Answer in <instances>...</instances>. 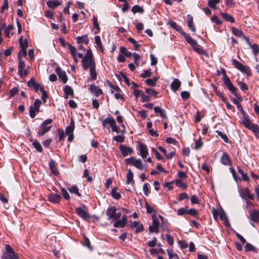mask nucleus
<instances>
[{"label":"nucleus","instance_id":"nucleus-53","mask_svg":"<svg viewBox=\"0 0 259 259\" xmlns=\"http://www.w3.org/2000/svg\"><path fill=\"white\" fill-rule=\"evenodd\" d=\"M32 144H33V146H34V147L36 149V150L37 151H38L39 152H42V147H41L40 144L38 141H34L33 142Z\"/></svg>","mask_w":259,"mask_h":259},{"label":"nucleus","instance_id":"nucleus-8","mask_svg":"<svg viewBox=\"0 0 259 259\" xmlns=\"http://www.w3.org/2000/svg\"><path fill=\"white\" fill-rule=\"evenodd\" d=\"M223 71L224 72V75L223 76V80L224 83L226 85H227L229 90L235 96L237 97L236 95L237 90L236 88L233 85V83L230 80L229 77L227 75L225 70H223Z\"/></svg>","mask_w":259,"mask_h":259},{"label":"nucleus","instance_id":"nucleus-27","mask_svg":"<svg viewBox=\"0 0 259 259\" xmlns=\"http://www.w3.org/2000/svg\"><path fill=\"white\" fill-rule=\"evenodd\" d=\"M168 24L170 26V27H171L172 28L175 29L176 30H177V31L180 32L181 33V34H182L183 32H184V31L182 30L181 26L178 25L175 22H174L172 20H169Z\"/></svg>","mask_w":259,"mask_h":259},{"label":"nucleus","instance_id":"nucleus-24","mask_svg":"<svg viewBox=\"0 0 259 259\" xmlns=\"http://www.w3.org/2000/svg\"><path fill=\"white\" fill-rule=\"evenodd\" d=\"M115 121L111 116H108L106 118L102 121V125L104 127H106L107 124H109L110 126L115 123Z\"/></svg>","mask_w":259,"mask_h":259},{"label":"nucleus","instance_id":"nucleus-34","mask_svg":"<svg viewBox=\"0 0 259 259\" xmlns=\"http://www.w3.org/2000/svg\"><path fill=\"white\" fill-rule=\"evenodd\" d=\"M68 48L71 54L72 57H73L74 61L75 62H77V51L76 48L70 45H68Z\"/></svg>","mask_w":259,"mask_h":259},{"label":"nucleus","instance_id":"nucleus-42","mask_svg":"<svg viewBox=\"0 0 259 259\" xmlns=\"http://www.w3.org/2000/svg\"><path fill=\"white\" fill-rule=\"evenodd\" d=\"M19 45L21 48L26 49L28 47V42L26 39H23L21 36L19 40Z\"/></svg>","mask_w":259,"mask_h":259},{"label":"nucleus","instance_id":"nucleus-32","mask_svg":"<svg viewBox=\"0 0 259 259\" xmlns=\"http://www.w3.org/2000/svg\"><path fill=\"white\" fill-rule=\"evenodd\" d=\"M242 123L247 128L252 123L250 121L249 119L247 117L245 113L244 114H243V116L242 118Z\"/></svg>","mask_w":259,"mask_h":259},{"label":"nucleus","instance_id":"nucleus-19","mask_svg":"<svg viewBox=\"0 0 259 259\" xmlns=\"http://www.w3.org/2000/svg\"><path fill=\"white\" fill-rule=\"evenodd\" d=\"M49 165L52 174L56 176L59 174V172L56 165V163L54 160H51L49 162Z\"/></svg>","mask_w":259,"mask_h":259},{"label":"nucleus","instance_id":"nucleus-2","mask_svg":"<svg viewBox=\"0 0 259 259\" xmlns=\"http://www.w3.org/2000/svg\"><path fill=\"white\" fill-rule=\"evenodd\" d=\"M232 65L239 71L243 73H245L247 76H251V70L249 67L244 66L243 64L240 63L239 61L236 59H233L232 60Z\"/></svg>","mask_w":259,"mask_h":259},{"label":"nucleus","instance_id":"nucleus-44","mask_svg":"<svg viewBox=\"0 0 259 259\" xmlns=\"http://www.w3.org/2000/svg\"><path fill=\"white\" fill-rule=\"evenodd\" d=\"M188 212V207L187 206H185L183 207H181L180 208L178 209L177 213L178 215H183L184 214H187Z\"/></svg>","mask_w":259,"mask_h":259},{"label":"nucleus","instance_id":"nucleus-7","mask_svg":"<svg viewBox=\"0 0 259 259\" xmlns=\"http://www.w3.org/2000/svg\"><path fill=\"white\" fill-rule=\"evenodd\" d=\"M41 104V102L39 99H35L32 106L29 108V115L31 118H34L36 113L39 111V107Z\"/></svg>","mask_w":259,"mask_h":259},{"label":"nucleus","instance_id":"nucleus-4","mask_svg":"<svg viewBox=\"0 0 259 259\" xmlns=\"http://www.w3.org/2000/svg\"><path fill=\"white\" fill-rule=\"evenodd\" d=\"M5 249L6 251L2 256L3 259H19L15 251L9 244H7L5 245Z\"/></svg>","mask_w":259,"mask_h":259},{"label":"nucleus","instance_id":"nucleus-3","mask_svg":"<svg viewBox=\"0 0 259 259\" xmlns=\"http://www.w3.org/2000/svg\"><path fill=\"white\" fill-rule=\"evenodd\" d=\"M53 120L51 118L47 119L44 121L39 127L38 135L43 136L46 133L50 131L52 127L51 124Z\"/></svg>","mask_w":259,"mask_h":259},{"label":"nucleus","instance_id":"nucleus-22","mask_svg":"<svg viewBox=\"0 0 259 259\" xmlns=\"http://www.w3.org/2000/svg\"><path fill=\"white\" fill-rule=\"evenodd\" d=\"M250 219L254 222H258L259 221V211L257 210H253L251 211L249 214Z\"/></svg>","mask_w":259,"mask_h":259},{"label":"nucleus","instance_id":"nucleus-58","mask_svg":"<svg viewBox=\"0 0 259 259\" xmlns=\"http://www.w3.org/2000/svg\"><path fill=\"white\" fill-rule=\"evenodd\" d=\"M145 92L149 95H151L155 96V97H157V93L153 89H146Z\"/></svg>","mask_w":259,"mask_h":259},{"label":"nucleus","instance_id":"nucleus-29","mask_svg":"<svg viewBox=\"0 0 259 259\" xmlns=\"http://www.w3.org/2000/svg\"><path fill=\"white\" fill-rule=\"evenodd\" d=\"M187 17H188V26L192 32H195L196 31V29H195V25L193 23V17L190 15H188Z\"/></svg>","mask_w":259,"mask_h":259},{"label":"nucleus","instance_id":"nucleus-31","mask_svg":"<svg viewBox=\"0 0 259 259\" xmlns=\"http://www.w3.org/2000/svg\"><path fill=\"white\" fill-rule=\"evenodd\" d=\"M25 65L24 62L21 59V58H19L18 65V74L22 77H23V71L24 70Z\"/></svg>","mask_w":259,"mask_h":259},{"label":"nucleus","instance_id":"nucleus-26","mask_svg":"<svg viewBox=\"0 0 259 259\" xmlns=\"http://www.w3.org/2000/svg\"><path fill=\"white\" fill-rule=\"evenodd\" d=\"M154 111L155 113H159L160 116L164 119H167V117L166 114V112L165 110H163L162 109L160 108L159 107L155 106L154 107Z\"/></svg>","mask_w":259,"mask_h":259},{"label":"nucleus","instance_id":"nucleus-61","mask_svg":"<svg viewBox=\"0 0 259 259\" xmlns=\"http://www.w3.org/2000/svg\"><path fill=\"white\" fill-rule=\"evenodd\" d=\"M58 137H59V141L61 142L63 140L65 137V133L62 130H58Z\"/></svg>","mask_w":259,"mask_h":259},{"label":"nucleus","instance_id":"nucleus-55","mask_svg":"<svg viewBox=\"0 0 259 259\" xmlns=\"http://www.w3.org/2000/svg\"><path fill=\"white\" fill-rule=\"evenodd\" d=\"M245 250L246 251H256L255 248L251 244L247 243L245 246Z\"/></svg>","mask_w":259,"mask_h":259},{"label":"nucleus","instance_id":"nucleus-46","mask_svg":"<svg viewBox=\"0 0 259 259\" xmlns=\"http://www.w3.org/2000/svg\"><path fill=\"white\" fill-rule=\"evenodd\" d=\"M14 29V26L13 25H9L7 27L5 30V35L6 37L9 38L10 32L12 31Z\"/></svg>","mask_w":259,"mask_h":259},{"label":"nucleus","instance_id":"nucleus-28","mask_svg":"<svg viewBox=\"0 0 259 259\" xmlns=\"http://www.w3.org/2000/svg\"><path fill=\"white\" fill-rule=\"evenodd\" d=\"M218 214L219 215L220 218L221 220L224 221V224L226 226H228L229 225V222L227 219V217L225 212L223 210H220L219 211Z\"/></svg>","mask_w":259,"mask_h":259},{"label":"nucleus","instance_id":"nucleus-35","mask_svg":"<svg viewBox=\"0 0 259 259\" xmlns=\"http://www.w3.org/2000/svg\"><path fill=\"white\" fill-rule=\"evenodd\" d=\"M60 4L61 3L58 0L50 1L47 2L48 6L52 9L55 8L57 6L60 5Z\"/></svg>","mask_w":259,"mask_h":259},{"label":"nucleus","instance_id":"nucleus-16","mask_svg":"<svg viewBox=\"0 0 259 259\" xmlns=\"http://www.w3.org/2000/svg\"><path fill=\"white\" fill-rule=\"evenodd\" d=\"M90 90L91 92L94 94L97 97H98L103 94L102 90H101L98 86H97L94 84L90 85Z\"/></svg>","mask_w":259,"mask_h":259},{"label":"nucleus","instance_id":"nucleus-39","mask_svg":"<svg viewBox=\"0 0 259 259\" xmlns=\"http://www.w3.org/2000/svg\"><path fill=\"white\" fill-rule=\"evenodd\" d=\"M221 15L223 18H224L226 21H229L231 23L235 22L234 18L231 15L225 13H221Z\"/></svg>","mask_w":259,"mask_h":259},{"label":"nucleus","instance_id":"nucleus-10","mask_svg":"<svg viewBox=\"0 0 259 259\" xmlns=\"http://www.w3.org/2000/svg\"><path fill=\"white\" fill-rule=\"evenodd\" d=\"M239 194L242 198L245 200H253V195L251 194L248 188H241L239 190Z\"/></svg>","mask_w":259,"mask_h":259},{"label":"nucleus","instance_id":"nucleus-56","mask_svg":"<svg viewBox=\"0 0 259 259\" xmlns=\"http://www.w3.org/2000/svg\"><path fill=\"white\" fill-rule=\"evenodd\" d=\"M166 251L169 259H180L178 255L176 253H173L169 250H167Z\"/></svg>","mask_w":259,"mask_h":259},{"label":"nucleus","instance_id":"nucleus-21","mask_svg":"<svg viewBox=\"0 0 259 259\" xmlns=\"http://www.w3.org/2000/svg\"><path fill=\"white\" fill-rule=\"evenodd\" d=\"M182 35L184 38H185L187 42L191 46H194L196 45V43L197 41L194 40L193 38H192L189 34L186 33L185 32H183Z\"/></svg>","mask_w":259,"mask_h":259},{"label":"nucleus","instance_id":"nucleus-49","mask_svg":"<svg viewBox=\"0 0 259 259\" xmlns=\"http://www.w3.org/2000/svg\"><path fill=\"white\" fill-rule=\"evenodd\" d=\"M145 208L146 209L147 213H153L152 214L155 213L156 214V210L152 206H151L148 203H145Z\"/></svg>","mask_w":259,"mask_h":259},{"label":"nucleus","instance_id":"nucleus-52","mask_svg":"<svg viewBox=\"0 0 259 259\" xmlns=\"http://www.w3.org/2000/svg\"><path fill=\"white\" fill-rule=\"evenodd\" d=\"M238 85L240 89L243 91H246L248 89L247 84L242 81H238Z\"/></svg>","mask_w":259,"mask_h":259},{"label":"nucleus","instance_id":"nucleus-5","mask_svg":"<svg viewBox=\"0 0 259 259\" xmlns=\"http://www.w3.org/2000/svg\"><path fill=\"white\" fill-rule=\"evenodd\" d=\"M125 163L127 165H131L135 166L139 169L144 170L145 169V166L142 163V161L140 159H136L134 157H131L129 158L125 159Z\"/></svg>","mask_w":259,"mask_h":259},{"label":"nucleus","instance_id":"nucleus-51","mask_svg":"<svg viewBox=\"0 0 259 259\" xmlns=\"http://www.w3.org/2000/svg\"><path fill=\"white\" fill-rule=\"evenodd\" d=\"M93 24L97 30V31L95 32V33H98L100 31V27L98 22L97 17L95 16L93 17Z\"/></svg>","mask_w":259,"mask_h":259},{"label":"nucleus","instance_id":"nucleus-9","mask_svg":"<svg viewBox=\"0 0 259 259\" xmlns=\"http://www.w3.org/2000/svg\"><path fill=\"white\" fill-rule=\"evenodd\" d=\"M152 224L149 227V230L150 232H155L156 233L159 232V222L156 214L153 213L152 214Z\"/></svg>","mask_w":259,"mask_h":259},{"label":"nucleus","instance_id":"nucleus-6","mask_svg":"<svg viewBox=\"0 0 259 259\" xmlns=\"http://www.w3.org/2000/svg\"><path fill=\"white\" fill-rule=\"evenodd\" d=\"M116 208L115 206H109L106 210V215L108 216V220H116L121 217L120 212H116Z\"/></svg>","mask_w":259,"mask_h":259},{"label":"nucleus","instance_id":"nucleus-17","mask_svg":"<svg viewBox=\"0 0 259 259\" xmlns=\"http://www.w3.org/2000/svg\"><path fill=\"white\" fill-rule=\"evenodd\" d=\"M61 199V196L56 193L51 194L48 196L49 200L54 203H59Z\"/></svg>","mask_w":259,"mask_h":259},{"label":"nucleus","instance_id":"nucleus-43","mask_svg":"<svg viewBox=\"0 0 259 259\" xmlns=\"http://www.w3.org/2000/svg\"><path fill=\"white\" fill-rule=\"evenodd\" d=\"M248 128L256 135L259 134V126L256 124L252 123Z\"/></svg>","mask_w":259,"mask_h":259},{"label":"nucleus","instance_id":"nucleus-12","mask_svg":"<svg viewBox=\"0 0 259 259\" xmlns=\"http://www.w3.org/2000/svg\"><path fill=\"white\" fill-rule=\"evenodd\" d=\"M119 150L124 157L126 156L128 154H132L134 153L133 148L124 145L119 146Z\"/></svg>","mask_w":259,"mask_h":259},{"label":"nucleus","instance_id":"nucleus-48","mask_svg":"<svg viewBox=\"0 0 259 259\" xmlns=\"http://www.w3.org/2000/svg\"><path fill=\"white\" fill-rule=\"evenodd\" d=\"M128 40L131 42L132 43V44H133L134 45V47H135V49L136 50H139L140 49V45L139 44H138L137 41H136L132 37H130L128 38Z\"/></svg>","mask_w":259,"mask_h":259},{"label":"nucleus","instance_id":"nucleus-1","mask_svg":"<svg viewBox=\"0 0 259 259\" xmlns=\"http://www.w3.org/2000/svg\"><path fill=\"white\" fill-rule=\"evenodd\" d=\"M81 65L84 70L89 69L91 80H95L97 76L96 62L92 51L90 49L87 50L86 54L83 56L81 60Z\"/></svg>","mask_w":259,"mask_h":259},{"label":"nucleus","instance_id":"nucleus-63","mask_svg":"<svg viewBox=\"0 0 259 259\" xmlns=\"http://www.w3.org/2000/svg\"><path fill=\"white\" fill-rule=\"evenodd\" d=\"M133 56L134 57L135 63L138 66L139 63V61L141 59V56L140 55L136 53H133Z\"/></svg>","mask_w":259,"mask_h":259},{"label":"nucleus","instance_id":"nucleus-47","mask_svg":"<svg viewBox=\"0 0 259 259\" xmlns=\"http://www.w3.org/2000/svg\"><path fill=\"white\" fill-rule=\"evenodd\" d=\"M157 78L155 77L152 79L149 78L146 80V82L147 84L150 85L151 87H154L155 85Z\"/></svg>","mask_w":259,"mask_h":259},{"label":"nucleus","instance_id":"nucleus-36","mask_svg":"<svg viewBox=\"0 0 259 259\" xmlns=\"http://www.w3.org/2000/svg\"><path fill=\"white\" fill-rule=\"evenodd\" d=\"M192 47L193 50L199 54H203L205 53V51L198 45L197 42L196 43V45L192 46Z\"/></svg>","mask_w":259,"mask_h":259},{"label":"nucleus","instance_id":"nucleus-13","mask_svg":"<svg viewBox=\"0 0 259 259\" xmlns=\"http://www.w3.org/2000/svg\"><path fill=\"white\" fill-rule=\"evenodd\" d=\"M56 72L59 79H61L64 83H65L68 80L66 72L62 70L60 67L56 68Z\"/></svg>","mask_w":259,"mask_h":259},{"label":"nucleus","instance_id":"nucleus-62","mask_svg":"<svg viewBox=\"0 0 259 259\" xmlns=\"http://www.w3.org/2000/svg\"><path fill=\"white\" fill-rule=\"evenodd\" d=\"M21 49L19 51L18 56L19 58H21V57H25L26 56L27 52L26 49L21 48Z\"/></svg>","mask_w":259,"mask_h":259},{"label":"nucleus","instance_id":"nucleus-54","mask_svg":"<svg viewBox=\"0 0 259 259\" xmlns=\"http://www.w3.org/2000/svg\"><path fill=\"white\" fill-rule=\"evenodd\" d=\"M187 214L191 216L196 217L198 216V212L194 208H191L190 209H188Z\"/></svg>","mask_w":259,"mask_h":259},{"label":"nucleus","instance_id":"nucleus-41","mask_svg":"<svg viewBox=\"0 0 259 259\" xmlns=\"http://www.w3.org/2000/svg\"><path fill=\"white\" fill-rule=\"evenodd\" d=\"M126 225V223L124 222L121 219H117L116 221L114 223L113 226L116 228H122L124 227Z\"/></svg>","mask_w":259,"mask_h":259},{"label":"nucleus","instance_id":"nucleus-60","mask_svg":"<svg viewBox=\"0 0 259 259\" xmlns=\"http://www.w3.org/2000/svg\"><path fill=\"white\" fill-rule=\"evenodd\" d=\"M61 192L64 199H65L66 200L70 199L69 194L64 188H61Z\"/></svg>","mask_w":259,"mask_h":259},{"label":"nucleus","instance_id":"nucleus-57","mask_svg":"<svg viewBox=\"0 0 259 259\" xmlns=\"http://www.w3.org/2000/svg\"><path fill=\"white\" fill-rule=\"evenodd\" d=\"M18 92V88L15 87L10 90L9 92V97L11 98L16 95Z\"/></svg>","mask_w":259,"mask_h":259},{"label":"nucleus","instance_id":"nucleus-18","mask_svg":"<svg viewBox=\"0 0 259 259\" xmlns=\"http://www.w3.org/2000/svg\"><path fill=\"white\" fill-rule=\"evenodd\" d=\"M221 162L225 165H229L231 164L229 156L226 153H223L221 157Z\"/></svg>","mask_w":259,"mask_h":259},{"label":"nucleus","instance_id":"nucleus-23","mask_svg":"<svg viewBox=\"0 0 259 259\" xmlns=\"http://www.w3.org/2000/svg\"><path fill=\"white\" fill-rule=\"evenodd\" d=\"M134 174L132 171L131 169H129L127 171L126 178V183L127 184H131L132 185L134 184Z\"/></svg>","mask_w":259,"mask_h":259},{"label":"nucleus","instance_id":"nucleus-37","mask_svg":"<svg viewBox=\"0 0 259 259\" xmlns=\"http://www.w3.org/2000/svg\"><path fill=\"white\" fill-rule=\"evenodd\" d=\"M111 194L112 197L115 199H119L121 197L120 193L117 192V189L116 187H114L111 192Z\"/></svg>","mask_w":259,"mask_h":259},{"label":"nucleus","instance_id":"nucleus-25","mask_svg":"<svg viewBox=\"0 0 259 259\" xmlns=\"http://www.w3.org/2000/svg\"><path fill=\"white\" fill-rule=\"evenodd\" d=\"M76 42L77 44L84 43L85 45H88L89 42V40L88 38L87 35H82L81 36H77L76 37Z\"/></svg>","mask_w":259,"mask_h":259},{"label":"nucleus","instance_id":"nucleus-50","mask_svg":"<svg viewBox=\"0 0 259 259\" xmlns=\"http://www.w3.org/2000/svg\"><path fill=\"white\" fill-rule=\"evenodd\" d=\"M95 41L97 46L99 48L101 51L103 50V46L102 45L101 40L100 37L98 35H96L95 37Z\"/></svg>","mask_w":259,"mask_h":259},{"label":"nucleus","instance_id":"nucleus-15","mask_svg":"<svg viewBox=\"0 0 259 259\" xmlns=\"http://www.w3.org/2000/svg\"><path fill=\"white\" fill-rule=\"evenodd\" d=\"M139 151L140 155L143 158H145L148 155V151L147 147L143 143H139Z\"/></svg>","mask_w":259,"mask_h":259},{"label":"nucleus","instance_id":"nucleus-30","mask_svg":"<svg viewBox=\"0 0 259 259\" xmlns=\"http://www.w3.org/2000/svg\"><path fill=\"white\" fill-rule=\"evenodd\" d=\"M181 84V81L178 79L175 78L171 83V88L174 91H176L180 88Z\"/></svg>","mask_w":259,"mask_h":259},{"label":"nucleus","instance_id":"nucleus-14","mask_svg":"<svg viewBox=\"0 0 259 259\" xmlns=\"http://www.w3.org/2000/svg\"><path fill=\"white\" fill-rule=\"evenodd\" d=\"M244 39L246 40V42L247 44V45L251 49L253 54L255 56H256L259 53V46L255 44H251L249 38L247 37H244Z\"/></svg>","mask_w":259,"mask_h":259},{"label":"nucleus","instance_id":"nucleus-20","mask_svg":"<svg viewBox=\"0 0 259 259\" xmlns=\"http://www.w3.org/2000/svg\"><path fill=\"white\" fill-rule=\"evenodd\" d=\"M64 97L68 98L69 96H73V90L72 88L68 85H66L64 88Z\"/></svg>","mask_w":259,"mask_h":259},{"label":"nucleus","instance_id":"nucleus-11","mask_svg":"<svg viewBox=\"0 0 259 259\" xmlns=\"http://www.w3.org/2000/svg\"><path fill=\"white\" fill-rule=\"evenodd\" d=\"M76 213L82 219L87 220L90 219V215L88 213V210L85 206L77 207L76 208Z\"/></svg>","mask_w":259,"mask_h":259},{"label":"nucleus","instance_id":"nucleus-64","mask_svg":"<svg viewBox=\"0 0 259 259\" xmlns=\"http://www.w3.org/2000/svg\"><path fill=\"white\" fill-rule=\"evenodd\" d=\"M114 140L117 142L122 143L124 140V137L121 135H117L113 138Z\"/></svg>","mask_w":259,"mask_h":259},{"label":"nucleus","instance_id":"nucleus-38","mask_svg":"<svg viewBox=\"0 0 259 259\" xmlns=\"http://www.w3.org/2000/svg\"><path fill=\"white\" fill-rule=\"evenodd\" d=\"M132 11L134 14L136 13L142 14L144 12V11L143 7L140 6L139 5H135L132 7Z\"/></svg>","mask_w":259,"mask_h":259},{"label":"nucleus","instance_id":"nucleus-33","mask_svg":"<svg viewBox=\"0 0 259 259\" xmlns=\"http://www.w3.org/2000/svg\"><path fill=\"white\" fill-rule=\"evenodd\" d=\"M232 32L234 35H235L236 36H238L239 37H243L244 38V37H245L242 31L236 27H233L232 28Z\"/></svg>","mask_w":259,"mask_h":259},{"label":"nucleus","instance_id":"nucleus-45","mask_svg":"<svg viewBox=\"0 0 259 259\" xmlns=\"http://www.w3.org/2000/svg\"><path fill=\"white\" fill-rule=\"evenodd\" d=\"M69 191L71 193H74L78 196H80L81 194L78 191V187L76 186H72L70 188L68 189Z\"/></svg>","mask_w":259,"mask_h":259},{"label":"nucleus","instance_id":"nucleus-40","mask_svg":"<svg viewBox=\"0 0 259 259\" xmlns=\"http://www.w3.org/2000/svg\"><path fill=\"white\" fill-rule=\"evenodd\" d=\"M220 2V0H208L207 5L209 7L213 9H217V5Z\"/></svg>","mask_w":259,"mask_h":259},{"label":"nucleus","instance_id":"nucleus-59","mask_svg":"<svg viewBox=\"0 0 259 259\" xmlns=\"http://www.w3.org/2000/svg\"><path fill=\"white\" fill-rule=\"evenodd\" d=\"M9 8V2L8 0H4V4L3 5L1 10V13H3L4 11L5 10L8 9Z\"/></svg>","mask_w":259,"mask_h":259}]
</instances>
